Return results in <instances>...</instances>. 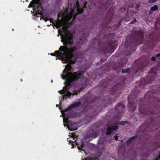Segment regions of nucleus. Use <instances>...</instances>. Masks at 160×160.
<instances>
[{"mask_svg":"<svg viewBox=\"0 0 160 160\" xmlns=\"http://www.w3.org/2000/svg\"><path fill=\"white\" fill-rule=\"evenodd\" d=\"M105 101L104 99L100 100V99L98 98L95 99L92 103V104L95 105V107L97 106L96 108H95V109L97 108L99 109L98 112H99L102 108L103 107H106V105H105Z\"/></svg>","mask_w":160,"mask_h":160,"instance_id":"8","label":"nucleus"},{"mask_svg":"<svg viewBox=\"0 0 160 160\" xmlns=\"http://www.w3.org/2000/svg\"><path fill=\"white\" fill-rule=\"evenodd\" d=\"M156 56H157V57H160V54H157Z\"/></svg>","mask_w":160,"mask_h":160,"instance_id":"36","label":"nucleus"},{"mask_svg":"<svg viewBox=\"0 0 160 160\" xmlns=\"http://www.w3.org/2000/svg\"><path fill=\"white\" fill-rule=\"evenodd\" d=\"M68 0L69 1V0Z\"/></svg>","mask_w":160,"mask_h":160,"instance_id":"43","label":"nucleus"},{"mask_svg":"<svg viewBox=\"0 0 160 160\" xmlns=\"http://www.w3.org/2000/svg\"><path fill=\"white\" fill-rule=\"evenodd\" d=\"M72 69V66L70 64L68 63L65 66V67L63 71V73L65 75H62V78L63 79L66 80L64 84L65 86L62 89L66 93L65 95L66 97H70L72 95H77L80 91H75L73 93L70 92L69 90L71 86V83L72 82L78 81L83 75V73L81 71H78L73 72L71 71Z\"/></svg>","mask_w":160,"mask_h":160,"instance_id":"2","label":"nucleus"},{"mask_svg":"<svg viewBox=\"0 0 160 160\" xmlns=\"http://www.w3.org/2000/svg\"><path fill=\"white\" fill-rule=\"evenodd\" d=\"M158 9V6L156 5H155L151 7L149 10V13L150 14H151L153 11H154L155 10H157Z\"/></svg>","mask_w":160,"mask_h":160,"instance_id":"20","label":"nucleus"},{"mask_svg":"<svg viewBox=\"0 0 160 160\" xmlns=\"http://www.w3.org/2000/svg\"><path fill=\"white\" fill-rule=\"evenodd\" d=\"M128 60L126 58H123L121 59L120 61V63L119 65V67H122L127 62Z\"/></svg>","mask_w":160,"mask_h":160,"instance_id":"18","label":"nucleus"},{"mask_svg":"<svg viewBox=\"0 0 160 160\" xmlns=\"http://www.w3.org/2000/svg\"><path fill=\"white\" fill-rule=\"evenodd\" d=\"M158 102H160V99L158 100Z\"/></svg>","mask_w":160,"mask_h":160,"instance_id":"41","label":"nucleus"},{"mask_svg":"<svg viewBox=\"0 0 160 160\" xmlns=\"http://www.w3.org/2000/svg\"><path fill=\"white\" fill-rule=\"evenodd\" d=\"M148 94H146L144 95V98H148Z\"/></svg>","mask_w":160,"mask_h":160,"instance_id":"34","label":"nucleus"},{"mask_svg":"<svg viewBox=\"0 0 160 160\" xmlns=\"http://www.w3.org/2000/svg\"><path fill=\"white\" fill-rule=\"evenodd\" d=\"M118 124L115 125L113 124L111 126L108 127L106 134L107 135H110L114 131L118 130Z\"/></svg>","mask_w":160,"mask_h":160,"instance_id":"12","label":"nucleus"},{"mask_svg":"<svg viewBox=\"0 0 160 160\" xmlns=\"http://www.w3.org/2000/svg\"><path fill=\"white\" fill-rule=\"evenodd\" d=\"M42 2V0H36L31 2L29 5V7L32 8L33 10L36 12L34 13V15L35 17L38 18L39 15H41L42 16V18L46 22L49 21V18L48 17L45 18L43 15V8Z\"/></svg>","mask_w":160,"mask_h":160,"instance_id":"4","label":"nucleus"},{"mask_svg":"<svg viewBox=\"0 0 160 160\" xmlns=\"http://www.w3.org/2000/svg\"><path fill=\"white\" fill-rule=\"evenodd\" d=\"M157 73L155 70L153 69L152 68L148 76L145 78H142L139 83V87L141 88H144L145 85L146 84H151L153 81H155L157 77Z\"/></svg>","mask_w":160,"mask_h":160,"instance_id":"6","label":"nucleus"},{"mask_svg":"<svg viewBox=\"0 0 160 160\" xmlns=\"http://www.w3.org/2000/svg\"><path fill=\"white\" fill-rule=\"evenodd\" d=\"M140 105H139V107H140Z\"/></svg>","mask_w":160,"mask_h":160,"instance_id":"42","label":"nucleus"},{"mask_svg":"<svg viewBox=\"0 0 160 160\" xmlns=\"http://www.w3.org/2000/svg\"><path fill=\"white\" fill-rule=\"evenodd\" d=\"M139 92V89L135 88L128 96V106L131 111H134L137 108V103L138 102L137 101V98Z\"/></svg>","mask_w":160,"mask_h":160,"instance_id":"5","label":"nucleus"},{"mask_svg":"<svg viewBox=\"0 0 160 160\" xmlns=\"http://www.w3.org/2000/svg\"><path fill=\"white\" fill-rule=\"evenodd\" d=\"M137 22V20L136 18H134L133 19V20L131 22H130V23L131 24H133L135 23L136 22Z\"/></svg>","mask_w":160,"mask_h":160,"instance_id":"25","label":"nucleus"},{"mask_svg":"<svg viewBox=\"0 0 160 160\" xmlns=\"http://www.w3.org/2000/svg\"><path fill=\"white\" fill-rule=\"evenodd\" d=\"M95 135H96V133L95 132H94V133H93V136H94Z\"/></svg>","mask_w":160,"mask_h":160,"instance_id":"38","label":"nucleus"},{"mask_svg":"<svg viewBox=\"0 0 160 160\" xmlns=\"http://www.w3.org/2000/svg\"><path fill=\"white\" fill-rule=\"evenodd\" d=\"M144 33L140 31H133L130 35L127 37L125 43V47L129 51L126 53L127 56L130 55L136 50L135 47L143 43Z\"/></svg>","mask_w":160,"mask_h":160,"instance_id":"3","label":"nucleus"},{"mask_svg":"<svg viewBox=\"0 0 160 160\" xmlns=\"http://www.w3.org/2000/svg\"><path fill=\"white\" fill-rule=\"evenodd\" d=\"M158 0H148L149 3H152L156 2Z\"/></svg>","mask_w":160,"mask_h":160,"instance_id":"29","label":"nucleus"},{"mask_svg":"<svg viewBox=\"0 0 160 160\" xmlns=\"http://www.w3.org/2000/svg\"><path fill=\"white\" fill-rule=\"evenodd\" d=\"M125 106L122 103H118L115 108V112L118 115L120 116V114L125 111Z\"/></svg>","mask_w":160,"mask_h":160,"instance_id":"10","label":"nucleus"},{"mask_svg":"<svg viewBox=\"0 0 160 160\" xmlns=\"http://www.w3.org/2000/svg\"><path fill=\"white\" fill-rule=\"evenodd\" d=\"M138 138L137 135H135L131 137L129 139L126 141V143L127 145H129L132 142H133L135 139Z\"/></svg>","mask_w":160,"mask_h":160,"instance_id":"19","label":"nucleus"},{"mask_svg":"<svg viewBox=\"0 0 160 160\" xmlns=\"http://www.w3.org/2000/svg\"><path fill=\"white\" fill-rule=\"evenodd\" d=\"M72 116H68L67 118V120L66 123L67 124V126L69 130L70 131H73L76 130L77 129V127L76 126V124L75 123H72L71 122H70L68 120V118L72 117Z\"/></svg>","mask_w":160,"mask_h":160,"instance_id":"13","label":"nucleus"},{"mask_svg":"<svg viewBox=\"0 0 160 160\" xmlns=\"http://www.w3.org/2000/svg\"><path fill=\"white\" fill-rule=\"evenodd\" d=\"M80 102H76L71 104L66 109L64 110V112H66L67 111H70L72 110L73 108L78 107L81 104Z\"/></svg>","mask_w":160,"mask_h":160,"instance_id":"14","label":"nucleus"},{"mask_svg":"<svg viewBox=\"0 0 160 160\" xmlns=\"http://www.w3.org/2000/svg\"><path fill=\"white\" fill-rule=\"evenodd\" d=\"M128 123V122L122 121L120 122L118 124H120V125H122L123 126V125H124V124L125 123Z\"/></svg>","mask_w":160,"mask_h":160,"instance_id":"23","label":"nucleus"},{"mask_svg":"<svg viewBox=\"0 0 160 160\" xmlns=\"http://www.w3.org/2000/svg\"><path fill=\"white\" fill-rule=\"evenodd\" d=\"M113 44L112 43H108L105 44L102 48L101 51L105 54L107 53H112L114 50Z\"/></svg>","mask_w":160,"mask_h":160,"instance_id":"7","label":"nucleus"},{"mask_svg":"<svg viewBox=\"0 0 160 160\" xmlns=\"http://www.w3.org/2000/svg\"><path fill=\"white\" fill-rule=\"evenodd\" d=\"M152 160H160V151L158 153V157L156 159H153Z\"/></svg>","mask_w":160,"mask_h":160,"instance_id":"24","label":"nucleus"},{"mask_svg":"<svg viewBox=\"0 0 160 160\" xmlns=\"http://www.w3.org/2000/svg\"><path fill=\"white\" fill-rule=\"evenodd\" d=\"M139 110L140 113L143 115H148L150 114V113L153 114V113L152 112H149L148 111L146 110L145 109H142L141 110L140 107H139Z\"/></svg>","mask_w":160,"mask_h":160,"instance_id":"16","label":"nucleus"},{"mask_svg":"<svg viewBox=\"0 0 160 160\" xmlns=\"http://www.w3.org/2000/svg\"><path fill=\"white\" fill-rule=\"evenodd\" d=\"M76 145L77 146V148L79 150H82L85 152V150L83 149V148L84 146V142L82 141H81V143L80 144L78 143L77 142Z\"/></svg>","mask_w":160,"mask_h":160,"instance_id":"17","label":"nucleus"},{"mask_svg":"<svg viewBox=\"0 0 160 160\" xmlns=\"http://www.w3.org/2000/svg\"><path fill=\"white\" fill-rule=\"evenodd\" d=\"M62 0H56V2L57 4H60Z\"/></svg>","mask_w":160,"mask_h":160,"instance_id":"31","label":"nucleus"},{"mask_svg":"<svg viewBox=\"0 0 160 160\" xmlns=\"http://www.w3.org/2000/svg\"><path fill=\"white\" fill-rule=\"evenodd\" d=\"M119 24L120 25L121 24V22H119Z\"/></svg>","mask_w":160,"mask_h":160,"instance_id":"40","label":"nucleus"},{"mask_svg":"<svg viewBox=\"0 0 160 160\" xmlns=\"http://www.w3.org/2000/svg\"><path fill=\"white\" fill-rule=\"evenodd\" d=\"M73 37L71 32L66 29L64 34L61 35V42L63 46H60L59 50L52 53L51 55L55 56L59 60H63L71 64H74L77 58L73 54L81 48L80 46L73 45Z\"/></svg>","mask_w":160,"mask_h":160,"instance_id":"1","label":"nucleus"},{"mask_svg":"<svg viewBox=\"0 0 160 160\" xmlns=\"http://www.w3.org/2000/svg\"><path fill=\"white\" fill-rule=\"evenodd\" d=\"M59 92L61 94H64V95H63L62 96V98L64 99V98H67V97H66V96L65 95V94H66V93H65V92H64V91H63V90L62 89V90H61L60 91H59Z\"/></svg>","mask_w":160,"mask_h":160,"instance_id":"21","label":"nucleus"},{"mask_svg":"<svg viewBox=\"0 0 160 160\" xmlns=\"http://www.w3.org/2000/svg\"><path fill=\"white\" fill-rule=\"evenodd\" d=\"M72 14H70L68 15V17L69 20L70 19L72 18Z\"/></svg>","mask_w":160,"mask_h":160,"instance_id":"30","label":"nucleus"},{"mask_svg":"<svg viewBox=\"0 0 160 160\" xmlns=\"http://www.w3.org/2000/svg\"><path fill=\"white\" fill-rule=\"evenodd\" d=\"M75 18H76V16H75L74 17V18H73V19H74Z\"/></svg>","mask_w":160,"mask_h":160,"instance_id":"39","label":"nucleus"},{"mask_svg":"<svg viewBox=\"0 0 160 160\" xmlns=\"http://www.w3.org/2000/svg\"><path fill=\"white\" fill-rule=\"evenodd\" d=\"M98 111H97V110H95V112H96L97 114H98V112H97Z\"/></svg>","mask_w":160,"mask_h":160,"instance_id":"37","label":"nucleus"},{"mask_svg":"<svg viewBox=\"0 0 160 160\" xmlns=\"http://www.w3.org/2000/svg\"><path fill=\"white\" fill-rule=\"evenodd\" d=\"M114 139L116 141L118 140V136L117 135H115L114 136Z\"/></svg>","mask_w":160,"mask_h":160,"instance_id":"33","label":"nucleus"},{"mask_svg":"<svg viewBox=\"0 0 160 160\" xmlns=\"http://www.w3.org/2000/svg\"><path fill=\"white\" fill-rule=\"evenodd\" d=\"M130 71V69L128 68L126 69H122V73H124L126 72H129Z\"/></svg>","mask_w":160,"mask_h":160,"instance_id":"22","label":"nucleus"},{"mask_svg":"<svg viewBox=\"0 0 160 160\" xmlns=\"http://www.w3.org/2000/svg\"><path fill=\"white\" fill-rule=\"evenodd\" d=\"M156 58L155 57L153 56L151 58V60L152 61H154L156 60Z\"/></svg>","mask_w":160,"mask_h":160,"instance_id":"32","label":"nucleus"},{"mask_svg":"<svg viewBox=\"0 0 160 160\" xmlns=\"http://www.w3.org/2000/svg\"><path fill=\"white\" fill-rule=\"evenodd\" d=\"M72 137L73 138V140L75 139V138H77L78 136H77L75 133H72Z\"/></svg>","mask_w":160,"mask_h":160,"instance_id":"28","label":"nucleus"},{"mask_svg":"<svg viewBox=\"0 0 160 160\" xmlns=\"http://www.w3.org/2000/svg\"><path fill=\"white\" fill-rule=\"evenodd\" d=\"M142 58H139L136 60L135 61V63L137 64V66L135 68L134 71V74H136L139 70L141 69L143 70L142 69L146 66V64L142 62Z\"/></svg>","mask_w":160,"mask_h":160,"instance_id":"9","label":"nucleus"},{"mask_svg":"<svg viewBox=\"0 0 160 160\" xmlns=\"http://www.w3.org/2000/svg\"><path fill=\"white\" fill-rule=\"evenodd\" d=\"M119 90L120 87L119 85H115L109 91V92L111 94H115L117 97H118L120 94Z\"/></svg>","mask_w":160,"mask_h":160,"instance_id":"11","label":"nucleus"},{"mask_svg":"<svg viewBox=\"0 0 160 160\" xmlns=\"http://www.w3.org/2000/svg\"><path fill=\"white\" fill-rule=\"evenodd\" d=\"M139 7V5H138V4H137L136 5V6H135V8L136 9H137V8H138Z\"/></svg>","mask_w":160,"mask_h":160,"instance_id":"35","label":"nucleus"},{"mask_svg":"<svg viewBox=\"0 0 160 160\" xmlns=\"http://www.w3.org/2000/svg\"><path fill=\"white\" fill-rule=\"evenodd\" d=\"M62 21L59 19L54 21V23L53 26L56 27L57 28H59L62 26Z\"/></svg>","mask_w":160,"mask_h":160,"instance_id":"15","label":"nucleus"},{"mask_svg":"<svg viewBox=\"0 0 160 160\" xmlns=\"http://www.w3.org/2000/svg\"><path fill=\"white\" fill-rule=\"evenodd\" d=\"M49 21H50V22L52 23L53 25H54V22L53 19L51 18H49Z\"/></svg>","mask_w":160,"mask_h":160,"instance_id":"26","label":"nucleus"},{"mask_svg":"<svg viewBox=\"0 0 160 160\" xmlns=\"http://www.w3.org/2000/svg\"><path fill=\"white\" fill-rule=\"evenodd\" d=\"M68 142H69L71 144H73L74 142L76 141V140H75L74 141H73V140H72L71 139H70L69 138H68Z\"/></svg>","mask_w":160,"mask_h":160,"instance_id":"27","label":"nucleus"}]
</instances>
